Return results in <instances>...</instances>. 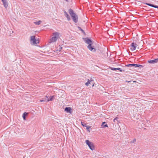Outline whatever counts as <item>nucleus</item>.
I'll list each match as a JSON object with an SVG mask.
<instances>
[{"instance_id": "nucleus-1", "label": "nucleus", "mask_w": 158, "mask_h": 158, "mask_svg": "<svg viewBox=\"0 0 158 158\" xmlns=\"http://www.w3.org/2000/svg\"><path fill=\"white\" fill-rule=\"evenodd\" d=\"M70 15L71 19L74 23H77L78 21L77 15L72 9H70Z\"/></svg>"}, {"instance_id": "nucleus-2", "label": "nucleus", "mask_w": 158, "mask_h": 158, "mask_svg": "<svg viewBox=\"0 0 158 158\" xmlns=\"http://www.w3.org/2000/svg\"><path fill=\"white\" fill-rule=\"evenodd\" d=\"M84 40L85 43L88 44L87 46L88 48L91 51L95 52L96 49L94 48V47L91 46L92 40L88 38H84Z\"/></svg>"}, {"instance_id": "nucleus-3", "label": "nucleus", "mask_w": 158, "mask_h": 158, "mask_svg": "<svg viewBox=\"0 0 158 158\" xmlns=\"http://www.w3.org/2000/svg\"><path fill=\"white\" fill-rule=\"evenodd\" d=\"M59 33L58 32L53 33V36L50 40V42L52 43L56 42L57 40L59 38Z\"/></svg>"}, {"instance_id": "nucleus-4", "label": "nucleus", "mask_w": 158, "mask_h": 158, "mask_svg": "<svg viewBox=\"0 0 158 158\" xmlns=\"http://www.w3.org/2000/svg\"><path fill=\"white\" fill-rule=\"evenodd\" d=\"M85 143L86 144L88 145L90 149L91 150H93L94 149V147L92 143L90 142L88 140H86Z\"/></svg>"}, {"instance_id": "nucleus-5", "label": "nucleus", "mask_w": 158, "mask_h": 158, "mask_svg": "<svg viewBox=\"0 0 158 158\" xmlns=\"http://www.w3.org/2000/svg\"><path fill=\"white\" fill-rule=\"evenodd\" d=\"M31 42L33 44H37L39 43L38 41L35 39V36L34 35L31 36Z\"/></svg>"}, {"instance_id": "nucleus-6", "label": "nucleus", "mask_w": 158, "mask_h": 158, "mask_svg": "<svg viewBox=\"0 0 158 158\" xmlns=\"http://www.w3.org/2000/svg\"><path fill=\"white\" fill-rule=\"evenodd\" d=\"M126 67H136L139 68H143V66L141 64H130L126 65Z\"/></svg>"}, {"instance_id": "nucleus-7", "label": "nucleus", "mask_w": 158, "mask_h": 158, "mask_svg": "<svg viewBox=\"0 0 158 158\" xmlns=\"http://www.w3.org/2000/svg\"><path fill=\"white\" fill-rule=\"evenodd\" d=\"M131 48L130 49L131 51H133L135 50L137 47V44L135 43L134 42L132 43L131 45Z\"/></svg>"}, {"instance_id": "nucleus-8", "label": "nucleus", "mask_w": 158, "mask_h": 158, "mask_svg": "<svg viewBox=\"0 0 158 158\" xmlns=\"http://www.w3.org/2000/svg\"><path fill=\"white\" fill-rule=\"evenodd\" d=\"M158 62V58L156 59H155L153 60H149L148 61V62L149 63L154 64L155 63H157Z\"/></svg>"}, {"instance_id": "nucleus-9", "label": "nucleus", "mask_w": 158, "mask_h": 158, "mask_svg": "<svg viewBox=\"0 0 158 158\" xmlns=\"http://www.w3.org/2000/svg\"><path fill=\"white\" fill-rule=\"evenodd\" d=\"M4 7L6 8L8 6V4L6 0H3L2 1Z\"/></svg>"}, {"instance_id": "nucleus-10", "label": "nucleus", "mask_w": 158, "mask_h": 158, "mask_svg": "<svg viewBox=\"0 0 158 158\" xmlns=\"http://www.w3.org/2000/svg\"><path fill=\"white\" fill-rule=\"evenodd\" d=\"M145 4L147 5L148 6L154 7V8H158V6L154 5L152 4L148 3H145Z\"/></svg>"}, {"instance_id": "nucleus-11", "label": "nucleus", "mask_w": 158, "mask_h": 158, "mask_svg": "<svg viewBox=\"0 0 158 158\" xmlns=\"http://www.w3.org/2000/svg\"><path fill=\"white\" fill-rule=\"evenodd\" d=\"M110 68L111 69V70H112L114 71V70H119L120 72L122 71V69L120 68H114L110 67Z\"/></svg>"}, {"instance_id": "nucleus-12", "label": "nucleus", "mask_w": 158, "mask_h": 158, "mask_svg": "<svg viewBox=\"0 0 158 158\" xmlns=\"http://www.w3.org/2000/svg\"><path fill=\"white\" fill-rule=\"evenodd\" d=\"M54 96H51L50 97L48 98L46 101L47 102H49V101H52L53 100Z\"/></svg>"}, {"instance_id": "nucleus-13", "label": "nucleus", "mask_w": 158, "mask_h": 158, "mask_svg": "<svg viewBox=\"0 0 158 158\" xmlns=\"http://www.w3.org/2000/svg\"><path fill=\"white\" fill-rule=\"evenodd\" d=\"M64 11L65 16L67 17L68 20H69V17L68 14L65 10H64Z\"/></svg>"}, {"instance_id": "nucleus-14", "label": "nucleus", "mask_w": 158, "mask_h": 158, "mask_svg": "<svg viewBox=\"0 0 158 158\" xmlns=\"http://www.w3.org/2000/svg\"><path fill=\"white\" fill-rule=\"evenodd\" d=\"M28 113L27 112H24L23 114V117L24 120H26V116L27 115Z\"/></svg>"}, {"instance_id": "nucleus-15", "label": "nucleus", "mask_w": 158, "mask_h": 158, "mask_svg": "<svg viewBox=\"0 0 158 158\" xmlns=\"http://www.w3.org/2000/svg\"><path fill=\"white\" fill-rule=\"evenodd\" d=\"M87 81H88L87 82H86V83H85V85L87 86H88L89 84H90V82H91L92 81H93V80H91V81H90L89 80V79H88Z\"/></svg>"}, {"instance_id": "nucleus-16", "label": "nucleus", "mask_w": 158, "mask_h": 158, "mask_svg": "<svg viewBox=\"0 0 158 158\" xmlns=\"http://www.w3.org/2000/svg\"><path fill=\"white\" fill-rule=\"evenodd\" d=\"M42 21L40 20H39L35 22L34 23L35 25H39L41 24Z\"/></svg>"}, {"instance_id": "nucleus-17", "label": "nucleus", "mask_w": 158, "mask_h": 158, "mask_svg": "<svg viewBox=\"0 0 158 158\" xmlns=\"http://www.w3.org/2000/svg\"><path fill=\"white\" fill-rule=\"evenodd\" d=\"M78 28L79 30L81 31L82 33H83L84 35H85V33L84 32V31L80 27H78Z\"/></svg>"}, {"instance_id": "nucleus-18", "label": "nucleus", "mask_w": 158, "mask_h": 158, "mask_svg": "<svg viewBox=\"0 0 158 158\" xmlns=\"http://www.w3.org/2000/svg\"><path fill=\"white\" fill-rule=\"evenodd\" d=\"M64 111H66V112L69 113V107H67L64 109Z\"/></svg>"}, {"instance_id": "nucleus-19", "label": "nucleus", "mask_w": 158, "mask_h": 158, "mask_svg": "<svg viewBox=\"0 0 158 158\" xmlns=\"http://www.w3.org/2000/svg\"><path fill=\"white\" fill-rule=\"evenodd\" d=\"M101 127L102 128H104L105 127H108V126L107 124H106L103 125H101Z\"/></svg>"}, {"instance_id": "nucleus-20", "label": "nucleus", "mask_w": 158, "mask_h": 158, "mask_svg": "<svg viewBox=\"0 0 158 158\" xmlns=\"http://www.w3.org/2000/svg\"><path fill=\"white\" fill-rule=\"evenodd\" d=\"M81 124L84 127H85L87 125L85 123H84L83 122H81Z\"/></svg>"}, {"instance_id": "nucleus-21", "label": "nucleus", "mask_w": 158, "mask_h": 158, "mask_svg": "<svg viewBox=\"0 0 158 158\" xmlns=\"http://www.w3.org/2000/svg\"><path fill=\"white\" fill-rule=\"evenodd\" d=\"M85 127H86V129L87 130H88L89 131V132H90V131H89V128H90V127L89 126H88V125H86Z\"/></svg>"}, {"instance_id": "nucleus-22", "label": "nucleus", "mask_w": 158, "mask_h": 158, "mask_svg": "<svg viewBox=\"0 0 158 158\" xmlns=\"http://www.w3.org/2000/svg\"><path fill=\"white\" fill-rule=\"evenodd\" d=\"M135 141H136V139H134L132 141H131L130 143H133L134 142H135Z\"/></svg>"}, {"instance_id": "nucleus-23", "label": "nucleus", "mask_w": 158, "mask_h": 158, "mask_svg": "<svg viewBox=\"0 0 158 158\" xmlns=\"http://www.w3.org/2000/svg\"><path fill=\"white\" fill-rule=\"evenodd\" d=\"M73 111V110L70 107V114H71Z\"/></svg>"}, {"instance_id": "nucleus-24", "label": "nucleus", "mask_w": 158, "mask_h": 158, "mask_svg": "<svg viewBox=\"0 0 158 158\" xmlns=\"http://www.w3.org/2000/svg\"><path fill=\"white\" fill-rule=\"evenodd\" d=\"M46 101H47V100H40V102H45Z\"/></svg>"}, {"instance_id": "nucleus-25", "label": "nucleus", "mask_w": 158, "mask_h": 158, "mask_svg": "<svg viewBox=\"0 0 158 158\" xmlns=\"http://www.w3.org/2000/svg\"><path fill=\"white\" fill-rule=\"evenodd\" d=\"M118 117H116V118H115L114 119V120H116V121H118Z\"/></svg>"}, {"instance_id": "nucleus-26", "label": "nucleus", "mask_w": 158, "mask_h": 158, "mask_svg": "<svg viewBox=\"0 0 158 158\" xmlns=\"http://www.w3.org/2000/svg\"><path fill=\"white\" fill-rule=\"evenodd\" d=\"M106 123V122H103L102 124V125H103L105 123Z\"/></svg>"}, {"instance_id": "nucleus-27", "label": "nucleus", "mask_w": 158, "mask_h": 158, "mask_svg": "<svg viewBox=\"0 0 158 158\" xmlns=\"http://www.w3.org/2000/svg\"><path fill=\"white\" fill-rule=\"evenodd\" d=\"M126 82H130V81H126Z\"/></svg>"}, {"instance_id": "nucleus-28", "label": "nucleus", "mask_w": 158, "mask_h": 158, "mask_svg": "<svg viewBox=\"0 0 158 158\" xmlns=\"http://www.w3.org/2000/svg\"><path fill=\"white\" fill-rule=\"evenodd\" d=\"M115 121H116V120H114V119H113V122H115Z\"/></svg>"}, {"instance_id": "nucleus-29", "label": "nucleus", "mask_w": 158, "mask_h": 158, "mask_svg": "<svg viewBox=\"0 0 158 158\" xmlns=\"http://www.w3.org/2000/svg\"><path fill=\"white\" fill-rule=\"evenodd\" d=\"M46 98H48V97L47 96H46Z\"/></svg>"}, {"instance_id": "nucleus-30", "label": "nucleus", "mask_w": 158, "mask_h": 158, "mask_svg": "<svg viewBox=\"0 0 158 158\" xmlns=\"http://www.w3.org/2000/svg\"><path fill=\"white\" fill-rule=\"evenodd\" d=\"M94 84H93V86H94Z\"/></svg>"}, {"instance_id": "nucleus-31", "label": "nucleus", "mask_w": 158, "mask_h": 158, "mask_svg": "<svg viewBox=\"0 0 158 158\" xmlns=\"http://www.w3.org/2000/svg\"><path fill=\"white\" fill-rule=\"evenodd\" d=\"M66 1L67 2H68V0H66Z\"/></svg>"}]
</instances>
